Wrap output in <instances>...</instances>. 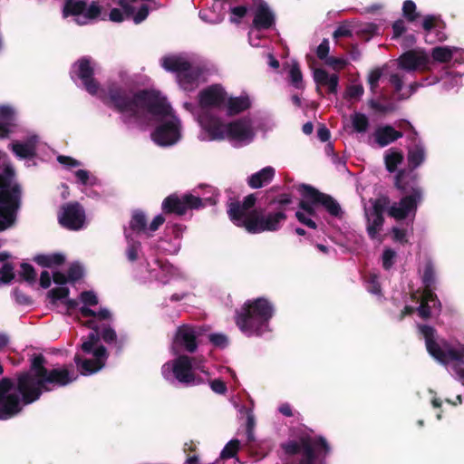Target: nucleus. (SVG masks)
I'll return each instance as SVG.
<instances>
[{
    "label": "nucleus",
    "mask_w": 464,
    "mask_h": 464,
    "mask_svg": "<svg viewBox=\"0 0 464 464\" xmlns=\"http://www.w3.org/2000/svg\"><path fill=\"white\" fill-rule=\"evenodd\" d=\"M46 362L42 353H34L30 370L17 372L16 382L8 377L0 380V420L14 418L24 406L37 401L43 392L67 386L75 380L65 366L49 370Z\"/></svg>",
    "instance_id": "1"
},
{
    "label": "nucleus",
    "mask_w": 464,
    "mask_h": 464,
    "mask_svg": "<svg viewBox=\"0 0 464 464\" xmlns=\"http://www.w3.org/2000/svg\"><path fill=\"white\" fill-rule=\"evenodd\" d=\"M290 193H282L268 199L267 207L276 206L274 211L264 214L261 209L253 208L256 203L255 194H249L242 202L234 201L227 206V216L237 227L244 228L249 234H259L265 231L275 232L280 229L286 220V208L292 204Z\"/></svg>",
    "instance_id": "2"
},
{
    "label": "nucleus",
    "mask_w": 464,
    "mask_h": 464,
    "mask_svg": "<svg viewBox=\"0 0 464 464\" xmlns=\"http://www.w3.org/2000/svg\"><path fill=\"white\" fill-rule=\"evenodd\" d=\"M104 102L117 112L136 120L144 111L155 117H166L171 112V106L159 91L144 89L134 92L118 83L108 86Z\"/></svg>",
    "instance_id": "3"
},
{
    "label": "nucleus",
    "mask_w": 464,
    "mask_h": 464,
    "mask_svg": "<svg viewBox=\"0 0 464 464\" xmlns=\"http://www.w3.org/2000/svg\"><path fill=\"white\" fill-rule=\"evenodd\" d=\"M274 311V305L265 297L247 300L237 310L235 323L242 333L259 336L267 330Z\"/></svg>",
    "instance_id": "4"
},
{
    "label": "nucleus",
    "mask_w": 464,
    "mask_h": 464,
    "mask_svg": "<svg viewBox=\"0 0 464 464\" xmlns=\"http://www.w3.org/2000/svg\"><path fill=\"white\" fill-rule=\"evenodd\" d=\"M395 188L404 196L398 205H392L389 209V215L398 220L408 217L411 211L417 209L418 204L422 199V189L419 185L417 175H411L405 169L398 170L394 178Z\"/></svg>",
    "instance_id": "5"
},
{
    "label": "nucleus",
    "mask_w": 464,
    "mask_h": 464,
    "mask_svg": "<svg viewBox=\"0 0 464 464\" xmlns=\"http://www.w3.org/2000/svg\"><path fill=\"white\" fill-rule=\"evenodd\" d=\"M282 449L288 455L301 453L300 464H316L319 458H324L331 450L327 440L322 436H302L299 442L289 440L283 443Z\"/></svg>",
    "instance_id": "6"
},
{
    "label": "nucleus",
    "mask_w": 464,
    "mask_h": 464,
    "mask_svg": "<svg viewBox=\"0 0 464 464\" xmlns=\"http://www.w3.org/2000/svg\"><path fill=\"white\" fill-rule=\"evenodd\" d=\"M419 330L424 337L427 352L436 361L445 365L450 362H464V345L460 349H455L446 341L438 343L437 331L430 325H420Z\"/></svg>",
    "instance_id": "7"
},
{
    "label": "nucleus",
    "mask_w": 464,
    "mask_h": 464,
    "mask_svg": "<svg viewBox=\"0 0 464 464\" xmlns=\"http://www.w3.org/2000/svg\"><path fill=\"white\" fill-rule=\"evenodd\" d=\"M15 171L11 164L5 165L0 172V208H11L12 215L17 218L22 205L23 190L14 181Z\"/></svg>",
    "instance_id": "8"
},
{
    "label": "nucleus",
    "mask_w": 464,
    "mask_h": 464,
    "mask_svg": "<svg viewBox=\"0 0 464 464\" xmlns=\"http://www.w3.org/2000/svg\"><path fill=\"white\" fill-rule=\"evenodd\" d=\"M205 201L212 204V199L210 198L202 199L201 198L190 193L179 197L174 193L164 198L161 208L165 214L183 216L188 209H199L204 208L206 206L204 203Z\"/></svg>",
    "instance_id": "9"
},
{
    "label": "nucleus",
    "mask_w": 464,
    "mask_h": 464,
    "mask_svg": "<svg viewBox=\"0 0 464 464\" xmlns=\"http://www.w3.org/2000/svg\"><path fill=\"white\" fill-rule=\"evenodd\" d=\"M72 74L81 80L88 93L91 95L97 94L100 83L94 78V67L91 57L83 56L78 59L72 65Z\"/></svg>",
    "instance_id": "10"
},
{
    "label": "nucleus",
    "mask_w": 464,
    "mask_h": 464,
    "mask_svg": "<svg viewBox=\"0 0 464 464\" xmlns=\"http://www.w3.org/2000/svg\"><path fill=\"white\" fill-rule=\"evenodd\" d=\"M302 196L309 199L315 205H321L333 217L341 218L343 210L340 204L331 195L319 191L314 187L308 184L300 186Z\"/></svg>",
    "instance_id": "11"
},
{
    "label": "nucleus",
    "mask_w": 464,
    "mask_h": 464,
    "mask_svg": "<svg viewBox=\"0 0 464 464\" xmlns=\"http://www.w3.org/2000/svg\"><path fill=\"white\" fill-rule=\"evenodd\" d=\"M59 224L68 230H79L85 222V211L79 202H69L61 207Z\"/></svg>",
    "instance_id": "12"
},
{
    "label": "nucleus",
    "mask_w": 464,
    "mask_h": 464,
    "mask_svg": "<svg viewBox=\"0 0 464 464\" xmlns=\"http://www.w3.org/2000/svg\"><path fill=\"white\" fill-rule=\"evenodd\" d=\"M168 116L171 119L159 124L151 133L154 142L160 146L173 145L180 137L179 119L172 115V111Z\"/></svg>",
    "instance_id": "13"
},
{
    "label": "nucleus",
    "mask_w": 464,
    "mask_h": 464,
    "mask_svg": "<svg viewBox=\"0 0 464 464\" xmlns=\"http://www.w3.org/2000/svg\"><path fill=\"white\" fill-rule=\"evenodd\" d=\"M198 97L200 109L206 111L211 108L222 107L227 100V92L220 84H212L201 90Z\"/></svg>",
    "instance_id": "14"
},
{
    "label": "nucleus",
    "mask_w": 464,
    "mask_h": 464,
    "mask_svg": "<svg viewBox=\"0 0 464 464\" xmlns=\"http://www.w3.org/2000/svg\"><path fill=\"white\" fill-rule=\"evenodd\" d=\"M93 356L94 359H82L78 353L74 355V362L82 374H92L103 368L108 358L107 349L103 345L97 346Z\"/></svg>",
    "instance_id": "15"
},
{
    "label": "nucleus",
    "mask_w": 464,
    "mask_h": 464,
    "mask_svg": "<svg viewBox=\"0 0 464 464\" xmlns=\"http://www.w3.org/2000/svg\"><path fill=\"white\" fill-rule=\"evenodd\" d=\"M255 133L249 120L241 118L226 125V137L230 140L251 141Z\"/></svg>",
    "instance_id": "16"
},
{
    "label": "nucleus",
    "mask_w": 464,
    "mask_h": 464,
    "mask_svg": "<svg viewBox=\"0 0 464 464\" xmlns=\"http://www.w3.org/2000/svg\"><path fill=\"white\" fill-rule=\"evenodd\" d=\"M256 5L252 26L257 30H268L276 24V15L264 0H251Z\"/></svg>",
    "instance_id": "17"
},
{
    "label": "nucleus",
    "mask_w": 464,
    "mask_h": 464,
    "mask_svg": "<svg viewBox=\"0 0 464 464\" xmlns=\"http://www.w3.org/2000/svg\"><path fill=\"white\" fill-rule=\"evenodd\" d=\"M174 377L185 385L195 384L197 377L193 372L192 358L188 355H179L172 362Z\"/></svg>",
    "instance_id": "18"
},
{
    "label": "nucleus",
    "mask_w": 464,
    "mask_h": 464,
    "mask_svg": "<svg viewBox=\"0 0 464 464\" xmlns=\"http://www.w3.org/2000/svg\"><path fill=\"white\" fill-rule=\"evenodd\" d=\"M398 63L399 67L403 70L414 71L420 68L425 71L429 70L430 58L423 52L410 50L399 57Z\"/></svg>",
    "instance_id": "19"
},
{
    "label": "nucleus",
    "mask_w": 464,
    "mask_h": 464,
    "mask_svg": "<svg viewBox=\"0 0 464 464\" xmlns=\"http://www.w3.org/2000/svg\"><path fill=\"white\" fill-rule=\"evenodd\" d=\"M202 128L209 134L211 140H224L226 138V125L219 118L208 111H202L198 116Z\"/></svg>",
    "instance_id": "20"
},
{
    "label": "nucleus",
    "mask_w": 464,
    "mask_h": 464,
    "mask_svg": "<svg viewBox=\"0 0 464 464\" xmlns=\"http://www.w3.org/2000/svg\"><path fill=\"white\" fill-rule=\"evenodd\" d=\"M174 343L193 353L198 349L197 334L193 327L184 324L178 328Z\"/></svg>",
    "instance_id": "21"
},
{
    "label": "nucleus",
    "mask_w": 464,
    "mask_h": 464,
    "mask_svg": "<svg viewBox=\"0 0 464 464\" xmlns=\"http://www.w3.org/2000/svg\"><path fill=\"white\" fill-rule=\"evenodd\" d=\"M314 81L316 83V92L323 95L320 86H327L330 93H337L339 76L335 73L329 74L328 72L323 68H316L314 71Z\"/></svg>",
    "instance_id": "22"
},
{
    "label": "nucleus",
    "mask_w": 464,
    "mask_h": 464,
    "mask_svg": "<svg viewBox=\"0 0 464 464\" xmlns=\"http://www.w3.org/2000/svg\"><path fill=\"white\" fill-rule=\"evenodd\" d=\"M202 74V70L198 67H190L187 71L176 76L179 87L186 92H192L199 85V78Z\"/></svg>",
    "instance_id": "23"
},
{
    "label": "nucleus",
    "mask_w": 464,
    "mask_h": 464,
    "mask_svg": "<svg viewBox=\"0 0 464 464\" xmlns=\"http://www.w3.org/2000/svg\"><path fill=\"white\" fill-rule=\"evenodd\" d=\"M402 136L401 131L396 130L391 125L379 127L374 132L375 141L382 148L388 146Z\"/></svg>",
    "instance_id": "24"
},
{
    "label": "nucleus",
    "mask_w": 464,
    "mask_h": 464,
    "mask_svg": "<svg viewBox=\"0 0 464 464\" xmlns=\"http://www.w3.org/2000/svg\"><path fill=\"white\" fill-rule=\"evenodd\" d=\"M161 66L170 72H175L176 76L183 71H187L191 67V63L181 57L180 55H166L161 59Z\"/></svg>",
    "instance_id": "25"
},
{
    "label": "nucleus",
    "mask_w": 464,
    "mask_h": 464,
    "mask_svg": "<svg viewBox=\"0 0 464 464\" xmlns=\"http://www.w3.org/2000/svg\"><path fill=\"white\" fill-rule=\"evenodd\" d=\"M407 160L408 169H404L411 172V175H416L413 170L420 166L425 160V148L420 141L408 149Z\"/></svg>",
    "instance_id": "26"
},
{
    "label": "nucleus",
    "mask_w": 464,
    "mask_h": 464,
    "mask_svg": "<svg viewBox=\"0 0 464 464\" xmlns=\"http://www.w3.org/2000/svg\"><path fill=\"white\" fill-rule=\"evenodd\" d=\"M14 121V111L9 106H0V139L8 137Z\"/></svg>",
    "instance_id": "27"
},
{
    "label": "nucleus",
    "mask_w": 464,
    "mask_h": 464,
    "mask_svg": "<svg viewBox=\"0 0 464 464\" xmlns=\"http://www.w3.org/2000/svg\"><path fill=\"white\" fill-rule=\"evenodd\" d=\"M13 152L20 159H31L36 154V138L32 137L25 142L15 141L12 143Z\"/></svg>",
    "instance_id": "28"
},
{
    "label": "nucleus",
    "mask_w": 464,
    "mask_h": 464,
    "mask_svg": "<svg viewBox=\"0 0 464 464\" xmlns=\"http://www.w3.org/2000/svg\"><path fill=\"white\" fill-rule=\"evenodd\" d=\"M275 176V169L272 167H266L261 170L252 174L247 180V184L252 188H259L268 184Z\"/></svg>",
    "instance_id": "29"
},
{
    "label": "nucleus",
    "mask_w": 464,
    "mask_h": 464,
    "mask_svg": "<svg viewBox=\"0 0 464 464\" xmlns=\"http://www.w3.org/2000/svg\"><path fill=\"white\" fill-rule=\"evenodd\" d=\"M88 0H64L62 14L63 18L78 16L84 13Z\"/></svg>",
    "instance_id": "30"
},
{
    "label": "nucleus",
    "mask_w": 464,
    "mask_h": 464,
    "mask_svg": "<svg viewBox=\"0 0 464 464\" xmlns=\"http://www.w3.org/2000/svg\"><path fill=\"white\" fill-rule=\"evenodd\" d=\"M251 103L247 96L231 97L227 100L228 115L238 114L250 107Z\"/></svg>",
    "instance_id": "31"
},
{
    "label": "nucleus",
    "mask_w": 464,
    "mask_h": 464,
    "mask_svg": "<svg viewBox=\"0 0 464 464\" xmlns=\"http://www.w3.org/2000/svg\"><path fill=\"white\" fill-rule=\"evenodd\" d=\"M404 156L401 150H390L384 155V164L388 172L393 173L398 166L402 163Z\"/></svg>",
    "instance_id": "32"
},
{
    "label": "nucleus",
    "mask_w": 464,
    "mask_h": 464,
    "mask_svg": "<svg viewBox=\"0 0 464 464\" xmlns=\"http://www.w3.org/2000/svg\"><path fill=\"white\" fill-rule=\"evenodd\" d=\"M34 261L43 267H53L54 266H62L65 262V256L60 253L51 255H37Z\"/></svg>",
    "instance_id": "33"
},
{
    "label": "nucleus",
    "mask_w": 464,
    "mask_h": 464,
    "mask_svg": "<svg viewBox=\"0 0 464 464\" xmlns=\"http://www.w3.org/2000/svg\"><path fill=\"white\" fill-rule=\"evenodd\" d=\"M423 289H436V275L433 263L429 260L426 262L421 276Z\"/></svg>",
    "instance_id": "34"
},
{
    "label": "nucleus",
    "mask_w": 464,
    "mask_h": 464,
    "mask_svg": "<svg viewBox=\"0 0 464 464\" xmlns=\"http://www.w3.org/2000/svg\"><path fill=\"white\" fill-rule=\"evenodd\" d=\"M130 228L137 234L145 232L147 228V218L143 211L135 210L132 213L130 221Z\"/></svg>",
    "instance_id": "35"
},
{
    "label": "nucleus",
    "mask_w": 464,
    "mask_h": 464,
    "mask_svg": "<svg viewBox=\"0 0 464 464\" xmlns=\"http://www.w3.org/2000/svg\"><path fill=\"white\" fill-rule=\"evenodd\" d=\"M351 121L353 130L357 133H365L370 127L368 117L362 112H354L352 114Z\"/></svg>",
    "instance_id": "36"
},
{
    "label": "nucleus",
    "mask_w": 464,
    "mask_h": 464,
    "mask_svg": "<svg viewBox=\"0 0 464 464\" xmlns=\"http://www.w3.org/2000/svg\"><path fill=\"white\" fill-rule=\"evenodd\" d=\"M453 56L452 51L448 46H438L432 49L431 57L435 62L449 63Z\"/></svg>",
    "instance_id": "37"
},
{
    "label": "nucleus",
    "mask_w": 464,
    "mask_h": 464,
    "mask_svg": "<svg viewBox=\"0 0 464 464\" xmlns=\"http://www.w3.org/2000/svg\"><path fill=\"white\" fill-rule=\"evenodd\" d=\"M125 237L128 241V246L126 249L127 258L130 262H135L139 258V251L140 250L141 244L140 242L134 240L133 238H130L127 232H125Z\"/></svg>",
    "instance_id": "38"
},
{
    "label": "nucleus",
    "mask_w": 464,
    "mask_h": 464,
    "mask_svg": "<svg viewBox=\"0 0 464 464\" xmlns=\"http://www.w3.org/2000/svg\"><path fill=\"white\" fill-rule=\"evenodd\" d=\"M289 81L291 84L296 89H304L303 73L297 63H293L289 70Z\"/></svg>",
    "instance_id": "39"
},
{
    "label": "nucleus",
    "mask_w": 464,
    "mask_h": 464,
    "mask_svg": "<svg viewBox=\"0 0 464 464\" xmlns=\"http://www.w3.org/2000/svg\"><path fill=\"white\" fill-rule=\"evenodd\" d=\"M11 208H0V232L13 227L17 218L12 215Z\"/></svg>",
    "instance_id": "40"
},
{
    "label": "nucleus",
    "mask_w": 464,
    "mask_h": 464,
    "mask_svg": "<svg viewBox=\"0 0 464 464\" xmlns=\"http://www.w3.org/2000/svg\"><path fill=\"white\" fill-rule=\"evenodd\" d=\"M240 448V441L237 439L229 440L220 452L221 459H227L237 456Z\"/></svg>",
    "instance_id": "41"
},
{
    "label": "nucleus",
    "mask_w": 464,
    "mask_h": 464,
    "mask_svg": "<svg viewBox=\"0 0 464 464\" xmlns=\"http://www.w3.org/2000/svg\"><path fill=\"white\" fill-rule=\"evenodd\" d=\"M390 205V198L387 196H380L372 201V216L383 217V213Z\"/></svg>",
    "instance_id": "42"
},
{
    "label": "nucleus",
    "mask_w": 464,
    "mask_h": 464,
    "mask_svg": "<svg viewBox=\"0 0 464 464\" xmlns=\"http://www.w3.org/2000/svg\"><path fill=\"white\" fill-rule=\"evenodd\" d=\"M15 277L14 267L12 263H5L0 268V284L8 285Z\"/></svg>",
    "instance_id": "43"
},
{
    "label": "nucleus",
    "mask_w": 464,
    "mask_h": 464,
    "mask_svg": "<svg viewBox=\"0 0 464 464\" xmlns=\"http://www.w3.org/2000/svg\"><path fill=\"white\" fill-rule=\"evenodd\" d=\"M368 222L367 233L372 239H374L383 226L384 217L373 216V219L372 221L368 219Z\"/></svg>",
    "instance_id": "44"
},
{
    "label": "nucleus",
    "mask_w": 464,
    "mask_h": 464,
    "mask_svg": "<svg viewBox=\"0 0 464 464\" xmlns=\"http://www.w3.org/2000/svg\"><path fill=\"white\" fill-rule=\"evenodd\" d=\"M403 16L409 22H414L419 17V14L416 12V5L412 0H406L402 5Z\"/></svg>",
    "instance_id": "45"
},
{
    "label": "nucleus",
    "mask_w": 464,
    "mask_h": 464,
    "mask_svg": "<svg viewBox=\"0 0 464 464\" xmlns=\"http://www.w3.org/2000/svg\"><path fill=\"white\" fill-rule=\"evenodd\" d=\"M70 294V289L66 286L54 287L51 289L47 296L52 304H55L58 300L65 299Z\"/></svg>",
    "instance_id": "46"
},
{
    "label": "nucleus",
    "mask_w": 464,
    "mask_h": 464,
    "mask_svg": "<svg viewBox=\"0 0 464 464\" xmlns=\"http://www.w3.org/2000/svg\"><path fill=\"white\" fill-rule=\"evenodd\" d=\"M440 24L443 27L445 25L444 22L440 19V15L428 14L423 19L422 28L426 32H430L432 29L440 26Z\"/></svg>",
    "instance_id": "47"
},
{
    "label": "nucleus",
    "mask_w": 464,
    "mask_h": 464,
    "mask_svg": "<svg viewBox=\"0 0 464 464\" xmlns=\"http://www.w3.org/2000/svg\"><path fill=\"white\" fill-rule=\"evenodd\" d=\"M21 272L19 273L20 276L29 284H33L36 279V272L34 266L28 263L21 264Z\"/></svg>",
    "instance_id": "48"
},
{
    "label": "nucleus",
    "mask_w": 464,
    "mask_h": 464,
    "mask_svg": "<svg viewBox=\"0 0 464 464\" xmlns=\"http://www.w3.org/2000/svg\"><path fill=\"white\" fill-rule=\"evenodd\" d=\"M368 105L372 110H374L380 113L392 112L396 110V105L392 102H390L388 104H382L373 99H371L368 101Z\"/></svg>",
    "instance_id": "49"
},
{
    "label": "nucleus",
    "mask_w": 464,
    "mask_h": 464,
    "mask_svg": "<svg viewBox=\"0 0 464 464\" xmlns=\"http://www.w3.org/2000/svg\"><path fill=\"white\" fill-rule=\"evenodd\" d=\"M382 75V71L380 68L372 70L368 75V84L372 92L375 93L378 88V82Z\"/></svg>",
    "instance_id": "50"
},
{
    "label": "nucleus",
    "mask_w": 464,
    "mask_h": 464,
    "mask_svg": "<svg viewBox=\"0 0 464 464\" xmlns=\"http://www.w3.org/2000/svg\"><path fill=\"white\" fill-rule=\"evenodd\" d=\"M67 276L72 283L80 280L83 276L82 267L78 263L72 264L68 268Z\"/></svg>",
    "instance_id": "51"
},
{
    "label": "nucleus",
    "mask_w": 464,
    "mask_h": 464,
    "mask_svg": "<svg viewBox=\"0 0 464 464\" xmlns=\"http://www.w3.org/2000/svg\"><path fill=\"white\" fill-rule=\"evenodd\" d=\"M396 257V252L392 248L384 249L382 256V267L385 270H390L394 265V259Z\"/></svg>",
    "instance_id": "52"
},
{
    "label": "nucleus",
    "mask_w": 464,
    "mask_h": 464,
    "mask_svg": "<svg viewBox=\"0 0 464 464\" xmlns=\"http://www.w3.org/2000/svg\"><path fill=\"white\" fill-rule=\"evenodd\" d=\"M435 289H423L421 301L426 302V304H430L432 307H440V302L434 293Z\"/></svg>",
    "instance_id": "53"
},
{
    "label": "nucleus",
    "mask_w": 464,
    "mask_h": 464,
    "mask_svg": "<svg viewBox=\"0 0 464 464\" xmlns=\"http://www.w3.org/2000/svg\"><path fill=\"white\" fill-rule=\"evenodd\" d=\"M80 300L88 306H95L99 303V299L93 291H82L80 294Z\"/></svg>",
    "instance_id": "54"
},
{
    "label": "nucleus",
    "mask_w": 464,
    "mask_h": 464,
    "mask_svg": "<svg viewBox=\"0 0 464 464\" xmlns=\"http://www.w3.org/2000/svg\"><path fill=\"white\" fill-rule=\"evenodd\" d=\"M101 14V5L97 2H92L89 6H86V9L82 14L88 19H96L100 16Z\"/></svg>",
    "instance_id": "55"
},
{
    "label": "nucleus",
    "mask_w": 464,
    "mask_h": 464,
    "mask_svg": "<svg viewBox=\"0 0 464 464\" xmlns=\"http://www.w3.org/2000/svg\"><path fill=\"white\" fill-rule=\"evenodd\" d=\"M209 342L216 347L225 348L228 343L227 337L223 334H211L208 335Z\"/></svg>",
    "instance_id": "56"
},
{
    "label": "nucleus",
    "mask_w": 464,
    "mask_h": 464,
    "mask_svg": "<svg viewBox=\"0 0 464 464\" xmlns=\"http://www.w3.org/2000/svg\"><path fill=\"white\" fill-rule=\"evenodd\" d=\"M149 12H150V9H149L148 5L143 4L140 5V7L137 11V13L135 14V12H134L133 14L130 15V17H132L134 23L136 24H140L141 22H143L148 17Z\"/></svg>",
    "instance_id": "57"
},
{
    "label": "nucleus",
    "mask_w": 464,
    "mask_h": 464,
    "mask_svg": "<svg viewBox=\"0 0 464 464\" xmlns=\"http://www.w3.org/2000/svg\"><path fill=\"white\" fill-rule=\"evenodd\" d=\"M247 7L246 5H238V6H234V7H231L230 8V13L237 16V18H234V17H230V21L232 23H239L240 22V19H242L243 17L246 16V14H247Z\"/></svg>",
    "instance_id": "58"
},
{
    "label": "nucleus",
    "mask_w": 464,
    "mask_h": 464,
    "mask_svg": "<svg viewBox=\"0 0 464 464\" xmlns=\"http://www.w3.org/2000/svg\"><path fill=\"white\" fill-rule=\"evenodd\" d=\"M367 289L373 295H381L382 287L379 283L378 277L375 275H371L367 280Z\"/></svg>",
    "instance_id": "59"
},
{
    "label": "nucleus",
    "mask_w": 464,
    "mask_h": 464,
    "mask_svg": "<svg viewBox=\"0 0 464 464\" xmlns=\"http://www.w3.org/2000/svg\"><path fill=\"white\" fill-rule=\"evenodd\" d=\"M325 63L334 70H341L346 66L347 61L343 58L330 56L325 60Z\"/></svg>",
    "instance_id": "60"
},
{
    "label": "nucleus",
    "mask_w": 464,
    "mask_h": 464,
    "mask_svg": "<svg viewBox=\"0 0 464 464\" xmlns=\"http://www.w3.org/2000/svg\"><path fill=\"white\" fill-rule=\"evenodd\" d=\"M329 42L327 39H324L316 49V55L320 60H326L329 56Z\"/></svg>",
    "instance_id": "61"
},
{
    "label": "nucleus",
    "mask_w": 464,
    "mask_h": 464,
    "mask_svg": "<svg viewBox=\"0 0 464 464\" xmlns=\"http://www.w3.org/2000/svg\"><path fill=\"white\" fill-rule=\"evenodd\" d=\"M101 337L106 343H112L117 340L116 332L111 326L103 328Z\"/></svg>",
    "instance_id": "62"
},
{
    "label": "nucleus",
    "mask_w": 464,
    "mask_h": 464,
    "mask_svg": "<svg viewBox=\"0 0 464 464\" xmlns=\"http://www.w3.org/2000/svg\"><path fill=\"white\" fill-rule=\"evenodd\" d=\"M211 390L218 394H225L227 391V384L221 379H215L210 382Z\"/></svg>",
    "instance_id": "63"
},
{
    "label": "nucleus",
    "mask_w": 464,
    "mask_h": 464,
    "mask_svg": "<svg viewBox=\"0 0 464 464\" xmlns=\"http://www.w3.org/2000/svg\"><path fill=\"white\" fill-rule=\"evenodd\" d=\"M364 92V89L361 84L351 85L347 89V95L351 99H360Z\"/></svg>",
    "instance_id": "64"
}]
</instances>
